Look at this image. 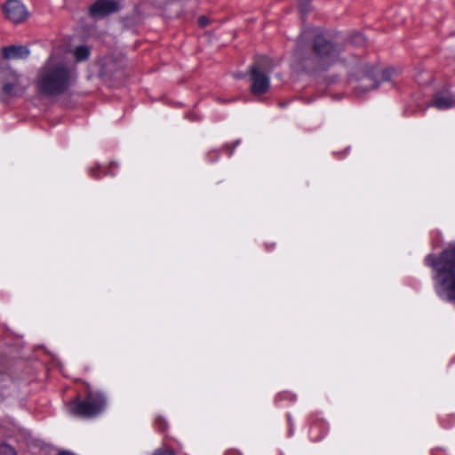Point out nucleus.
Wrapping results in <instances>:
<instances>
[{
  "label": "nucleus",
  "mask_w": 455,
  "mask_h": 455,
  "mask_svg": "<svg viewBox=\"0 0 455 455\" xmlns=\"http://www.w3.org/2000/svg\"><path fill=\"white\" fill-rule=\"evenodd\" d=\"M76 78V71L54 55L38 68L35 86L44 97L60 96L68 90Z\"/></svg>",
  "instance_id": "1"
},
{
  "label": "nucleus",
  "mask_w": 455,
  "mask_h": 455,
  "mask_svg": "<svg viewBox=\"0 0 455 455\" xmlns=\"http://www.w3.org/2000/svg\"><path fill=\"white\" fill-rule=\"evenodd\" d=\"M31 84L29 76L12 68L0 60V97H23Z\"/></svg>",
  "instance_id": "2"
},
{
  "label": "nucleus",
  "mask_w": 455,
  "mask_h": 455,
  "mask_svg": "<svg viewBox=\"0 0 455 455\" xmlns=\"http://www.w3.org/2000/svg\"><path fill=\"white\" fill-rule=\"evenodd\" d=\"M395 74L396 70L393 68L380 71L366 63L360 62L356 66L355 76L357 84L354 86V89L357 94L365 93L379 86V77H381L382 81H390Z\"/></svg>",
  "instance_id": "3"
},
{
  "label": "nucleus",
  "mask_w": 455,
  "mask_h": 455,
  "mask_svg": "<svg viewBox=\"0 0 455 455\" xmlns=\"http://www.w3.org/2000/svg\"><path fill=\"white\" fill-rule=\"evenodd\" d=\"M425 262L434 268L441 284H455V247L443 251L438 259L427 255Z\"/></svg>",
  "instance_id": "4"
},
{
  "label": "nucleus",
  "mask_w": 455,
  "mask_h": 455,
  "mask_svg": "<svg viewBox=\"0 0 455 455\" xmlns=\"http://www.w3.org/2000/svg\"><path fill=\"white\" fill-rule=\"evenodd\" d=\"M107 400L103 394L88 389L84 400H76L68 405V412L83 418H93L100 414L106 408Z\"/></svg>",
  "instance_id": "5"
},
{
  "label": "nucleus",
  "mask_w": 455,
  "mask_h": 455,
  "mask_svg": "<svg viewBox=\"0 0 455 455\" xmlns=\"http://www.w3.org/2000/svg\"><path fill=\"white\" fill-rule=\"evenodd\" d=\"M273 68L274 64L267 57L259 59L251 68V89L254 95H261L268 91L270 80L267 73L270 72Z\"/></svg>",
  "instance_id": "6"
},
{
  "label": "nucleus",
  "mask_w": 455,
  "mask_h": 455,
  "mask_svg": "<svg viewBox=\"0 0 455 455\" xmlns=\"http://www.w3.org/2000/svg\"><path fill=\"white\" fill-rule=\"evenodd\" d=\"M314 51L319 59L318 65L322 68H325L334 63L339 52V50L322 35L315 37Z\"/></svg>",
  "instance_id": "7"
},
{
  "label": "nucleus",
  "mask_w": 455,
  "mask_h": 455,
  "mask_svg": "<svg viewBox=\"0 0 455 455\" xmlns=\"http://www.w3.org/2000/svg\"><path fill=\"white\" fill-rule=\"evenodd\" d=\"M6 18L13 23H21L28 17L26 6L18 0H9L3 7Z\"/></svg>",
  "instance_id": "8"
},
{
  "label": "nucleus",
  "mask_w": 455,
  "mask_h": 455,
  "mask_svg": "<svg viewBox=\"0 0 455 455\" xmlns=\"http://www.w3.org/2000/svg\"><path fill=\"white\" fill-rule=\"evenodd\" d=\"M119 9V2L116 0H97L91 5L89 12L93 19L100 20L116 12Z\"/></svg>",
  "instance_id": "9"
},
{
  "label": "nucleus",
  "mask_w": 455,
  "mask_h": 455,
  "mask_svg": "<svg viewBox=\"0 0 455 455\" xmlns=\"http://www.w3.org/2000/svg\"><path fill=\"white\" fill-rule=\"evenodd\" d=\"M3 57L4 60H25L29 54L30 51L27 46L24 45H11L4 47Z\"/></svg>",
  "instance_id": "10"
},
{
  "label": "nucleus",
  "mask_w": 455,
  "mask_h": 455,
  "mask_svg": "<svg viewBox=\"0 0 455 455\" xmlns=\"http://www.w3.org/2000/svg\"><path fill=\"white\" fill-rule=\"evenodd\" d=\"M431 105L441 110L448 109L455 106V96L449 93H436Z\"/></svg>",
  "instance_id": "11"
},
{
  "label": "nucleus",
  "mask_w": 455,
  "mask_h": 455,
  "mask_svg": "<svg viewBox=\"0 0 455 455\" xmlns=\"http://www.w3.org/2000/svg\"><path fill=\"white\" fill-rule=\"evenodd\" d=\"M435 292L443 300L455 302V286H435Z\"/></svg>",
  "instance_id": "12"
},
{
  "label": "nucleus",
  "mask_w": 455,
  "mask_h": 455,
  "mask_svg": "<svg viewBox=\"0 0 455 455\" xmlns=\"http://www.w3.org/2000/svg\"><path fill=\"white\" fill-rule=\"evenodd\" d=\"M90 50L88 47L82 45L78 46L75 51V56L77 61H82L89 57Z\"/></svg>",
  "instance_id": "13"
},
{
  "label": "nucleus",
  "mask_w": 455,
  "mask_h": 455,
  "mask_svg": "<svg viewBox=\"0 0 455 455\" xmlns=\"http://www.w3.org/2000/svg\"><path fill=\"white\" fill-rule=\"evenodd\" d=\"M350 42L355 45L361 46L365 44V37L361 33H355L350 36Z\"/></svg>",
  "instance_id": "14"
},
{
  "label": "nucleus",
  "mask_w": 455,
  "mask_h": 455,
  "mask_svg": "<svg viewBox=\"0 0 455 455\" xmlns=\"http://www.w3.org/2000/svg\"><path fill=\"white\" fill-rule=\"evenodd\" d=\"M153 455H175V453L169 448H160L156 450Z\"/></svg>",
  "instance_id": "15"
},
{
  "label": "nucleus",
  "mask_w": 455,
  "mask_h": 455,
  "mask_svg": "<svg viewBox=\"0 0 455 455\" xmlns=\"http://www.w3.org/2000/svg\"><path fill=\"white\" fill-rule=\"evenodd\" d=\"M198 23L199 25L204 28L205 26L208 25L209 23V19L205 16H201L199 19H198Z\"/></svg>",
  "instance_id": "16"
},
{
  "label": "nucleus",
  "mask_w": 455,
  "mask_h": 455,
  "mask_svg": "<svg viewBox=\"0 0 455 455\" xmlns=\"http://www.w3.org/2000/svg\"><path fill=\"white\" fill-rule=\"evenodd\" d=\"M5 449L11 455H15V451L11 446H5Z\"/></svg>",
  "instance_id": "17"
},
{
  "label": "nucleus",
  "mask_w": 455,
  "mask_h": 455,
  "mask_svg": "<svg viewBox=\"0 0 455 455\" xmlns=\"http://www.w3.org/2000/svg\"><path fill=\"white\" fill-rule=\"evenodd\" d=\"M59 455H75V454H73V453H71V452H68V451H60V452L59 453Z\"/></svg>",
  "instance_id": "18"
},
{
  "label": "nucleus",
  "mask_w": 455,
  "mask_h": 455,
  "mask_svg": "<svg viewBox=\"0 0 455 455\" xmlns=\"http://www.w3.org/2000/svg\"><path fill=\"white\" fill-rule=\"evenodd\" d=\"M228 455H241V454L239 452H237V451H229L228 453Z\"/></svg>",
  "instance_id": "19"
},
{
  "label": "nucleus",
  "mask_w": 455,
  "mask_h": 455,
  "mask_svg": "<svg viewBox=\"0 0 455 455\" xmlns=\"http://www.w3.org/2000/svg\"><path fill=\"white\" fill-rule=\"evenodd\" d=\"M91 175L93 176V177H96L94 170H91Z\"/></svg>",
  "instance_id": "20"
},
{
  "label": "nucleus",
  "mask_w": 455,
  "mask_h": 455,
  "mask_svg": "<svg viewBox=\"0 0 455 455\" xmlns=\"http://www.w3.org/2000/svg\"><path fill=\"white\" fill-rule=\"evenodd\" d=\"M158 421H159V423H160V422H161V423H163V427H164V420H163V419H158Z\"/></svg>",
  "instance_id": "21"
},
{
  "label": "nucleus",
  "mask_w": 455,
  "mask_h": 455,
  "mask_svg": "<svg viewBox=\"0 0 455 455\" xmlns=\"http://www.w3.org/2000/svg\"><path fill=\"white\" fill-rule=\"evenodd\" d=\"M300 8L304 9V5L302 3H300Z\"/></svg>",
  "instance_id": "22"
}]
</instances>
